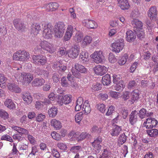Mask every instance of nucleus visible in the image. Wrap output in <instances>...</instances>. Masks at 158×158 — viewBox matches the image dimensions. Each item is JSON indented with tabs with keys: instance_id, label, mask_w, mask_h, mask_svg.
Masks as SVG:
<instances>
[{
	"instance_id": "obj_1",
	"label": "nucleus",
	"mask_w": 158,
	"mask_h": 158,
	"mask_svg": "<svg viewBox=\"0 0 158 158\" xmlns=\"http://www.w3.org/2000/svg\"><path fill=\"white\" fill-rule=\"evenodd\" d=\"M14 76L18 82L23 84H29L33 79V75L29 73L17 72Z\"/></svg>"
},
{
	"instance_id": "obj_2",
	"label": "nucleus",
	"mask_w": 158,
	"mask_h": 158,
	"mask_svg": "<svg viewBox=\"0 0 158 158\" xmlns=\"http://www.w3.org/2000/svg\"><path fill=\"white\" fill-rule=\"evenodd\" d=\"M64 23L58 22L55 24L54 28V37L56 38H61L63 37L65 29Z\"/></svg>"
},
{
	"instance_id": "obj_3",
	"label": "nucleus",
	"mask_w": 158,
	"mask_h": 158,
	"mask_svg": "<svg viewBox=\"0 0 158 158\" xmlns=\"http://www.w3.org/2000/svg\"><path fill=\"white\" fill-rule=\"evenodd\" d=\"M39 46L41 49L46 51L47 53L52 54L56 51V49L54 48L53 45L46 40L41 41L39 44Z\"/></svg>"
},
{
	"instance_id": "obj_4",
	"label": "nucleus",
	"mask_w": 158,
	"mask_h": 158,
	"mask_svg": "<svg viewBox=\"0 0 158 158\" xmlns=\"http://www.w3.org/2000/svg\"><path fill=\"white\" fill-rule=\"evenodd\" d=\"M47 62V57L42 55H33L32 56V62L40 65H45Z\"/></svg>"
},
{
	"instance_id": "obj_5",
	"label": "nucleus",
	"mask_w": 158,
	"mask_h": 158,
	"mask_svg": "<svg viewBox=\"0 0 158 158\" xmlns=\"http://www.w3.org/2000/svg\"><path fill=\"white\" fill-rule=\"evenodd\" d=\"M94 61L97 64L102 63L105 59L103 52L102 51H95L90 56Z\"/></svg>"
},
{
	"instance_id": "obj_6",
	"label": "nucleus",
	"mask_w": 158,
	"mask_h": 158,
	"mask_svg": "<svg viewBox=\"0 0 158 158\" xmlns=\"http://www.w3.org/2000/svg\"><path fill=\"white\" fill-rule=\"evenodd\" d=\"M72 97V95L70 94H67L64 96L63 94L59 95L57 98V102L60 106H62L63 104H68L71 102Z\"/></svg>"
},
{
	"instance_id": "obj_7",
	"label": "nucleus",
	"mask_w": 158,
	"mask_h": 158,
	"mask_svg": "<svg viewBox=\"0 0 158 158\" xmlns=\"http://www.w3.org/2000/svg\"><path fill=\"white\" fill-rule=\"evenodd\" d=\"M44 30L43 31L44 37L47 39H51L52 37L53 32L52 30L51 25L50 23L43 24Z\"/></svg>"
},
{
	"instance_id": "obj_8",
	"label": "nucleus",
	"mask_w": 158,
	"mask_h": 158,
	"mask_svg": "<svg viewBox=\"0 0 158 158\" xmlns=\"http://www.w3.org/2000/svg\"><path fill=\"white\" fill-rule=\"evenodd\" d=\"M80 51V47L78 45H75L72 46L67 51L68 57L71 58H76L78 55Z\"/></svg>"
},
{
	"instance_id": "obj_9",
	"label": "nucleus",
	"mask_w": 158,
	"mask_h": 158,
	"mask_svg": "<svg viewBox=\"0 0 158 158\" xmlns=\"http://www.w3.org/2000/svg\"><path fill=\"white\" fill-rule=\"evenodd\" d=\"M124 46L123 41L117 40L112 44L111 47L112 51L116 53H118L123 50Z\"/></svg>"
},
{
	"instance_id": "obj_10",
	"label": "nucleus",
	"mask_w": 158,
	"mask_h": 158,
	"mask_svg": "<svg viewBox=\"0 0 158 158\" xmlns=\"http://www.w3.org/2000/svg\"><path fill=\"white\" fill-rule=\"evenodd\" d=\"M148 16L151 20L156 19L158 14V11L156 7L153 6H151L147 12Z\"/></svg>"
},
{
	"instance_id": "obj_11",
	"label": "nucleus",
	"mask_w": 158,
	"mask_h": 158,
	"mask_svg": "<svg viewBox=\"0 0 158 158\" xmlns=\"http://www.w3.org/2000/svg\"><path fill=\"white\" fill-rule=\"evenodd\" d=\"M158 123L157 121L155 118L150 117L146 119L143 125L147 128H152L156 127Z\"/></svg>"
},
{
	"instance_id": "obj_12",
	"label": "nucleus",
	"mask_w": 158,
	"mask_h": 158,
	"mask_svg": "<svg viewBox=\"0 0 158 158\" xmlns=\"http://www.w3.org/2000/svg\"><path fill=\"white\" fill-rule=\"evenodd\" d=\"M94 71L97 75L102 76L106 73L108 69L106 67L103 65H98L95 66L94 69Z\"/></svg>"
},
{
	"instance_id": "obj_13",
	"label": "nucleus",
	"mask_w": 158,
	"mask_h": 158,
	"mask_svg": "<svg viewBox=\"0 0 158 158\" xmlns=\"http://www.w3.org/2000/svg\"><path fill=\"white\" fill-rule=\"evenodd\" d=\"M102 141L101 137H98L94 140L92 143V146L96 152L99 153L101 150L102 145H101Z\"/></svg>"
},
{
	"instance_id": "obj_14",
	"label": "nucleus",
	"mask_w": 158,
	"mask_h": 158,
	"mask_svg": "<svg viewBox=\"0 0 158 158\" xmlns=\"http://www.w3.org/2000/svg\"><path fill=\"white\" fill-rule=\"evenodd\" d=\"M117 1L118 6L122 10H128L131 7L128 0H117Z\"/></svg>"
},
{
	"instance_id": "obj_15",
	"label": "nucleus",
	"mask_w": 158,
	"mask_h": 158,
	"mask_svg": "<svg viewBox=\"0 0 158 158\" xmlns=\"http://www.w3.org/2000/svg\"><path fill=\"white\" fill-rule=\"evenodd\" d=\"M13 23L15 28L19 31H23L26 28L25 24L19 19H15L13 21Z\"/></svg>"
},
{
	"instance_id": "obj_16",
	"label": "nucleus",
	"mask_w": 158,
	"mask_h": 158,
	"mask_svg": "<svg viewBox=\"0 0 158 158\" xmlns=\"http://www.w3.org/2000/svg\"><path fill=\"white\" fill-rule=\"evenodd\" d=\"M7 86L8 90L11 92L19 93L21 92V89L15 83H9Z\"/></svg>"
},
{
	"instance_id": "obj_17",
	"label": "nucleus",
	"mask_w": 158,
	"mask_h": 158,
	"mask_svg": "<svg viewBox=\"0 0 158 158\" xmlns=\"http://www.w3.org/2000/svg\"><path fill=\"white\" fill-rule=\"evenodd\" d=\"M79 132H76L73 135V136L76 137L78 141H81L85 139L87 137L90 136V135L86 132H83L81 133L79 135Z\"/></svg>"
},
{
	"instance_id": "obj_18",
	"label": "nucleus",
	"mask_w": 158,
	"mask_h": 158,
	"mask_svg": "<svg viewBox=\"0 0 158 158\" xmlns=\"http://www.w3.org/2000/svg\"><path fill=\"white\" fill-rule=\"evenodd\" d=\"M83 23L86 27L90 29H95L98 27V24L96 22L89 19L84 20Z\"/></svg>"
},
{
	"instance_id": "obj_19",
	"label": "nucleus",
	"mask_w": 158,
	"mask_h": 158,
	"mask_svg": "<svg viewBox=\"0 0 158 158\" xmlns=\"http://www.w3.org/2000/svg\"><path fill=\"white\" fill-rule=\"evenodd\" d=\"M22 98L25 103L27 105L31 104L33 101L32 97L31 96V94L28 92L23 94Z\"/></svg>"
},
{
	"instance_id": "obj_20",
	"label": "nucleus",
	"mask_w": 158,
	"mask_h": 158,
	"mask_svg": "<svg viewBox=\"0 0 158 158\" xmlns=\"http://www.w3.org/2000/svg\"><path fill=\"white\" fill-rule=\"evenodd\" d=\"M126 38L127 42H132L135 40L136 35L132 31L129 30L126 32Z\"/></svg>"
},
{
	"instance_id": "obj_21",
	"label": "nucleus",
	"mask_w": 158,
	"mask_h": 158,
	"mask_svg": "<svg viewBox=\"0 0 158 158\" xmlns=\"http://www.w3.org/2000/svg\"><path fill=\"white\" fill-rule=\"evenodd\" d=\"M41 30V26L38 23H34L31 26V32L34 35H37Z\"/></svg>"
},
{
	"instance_id": "obj_22",
	"label": "nucleus",
	"mask_w": 158,
	"mask_h": 158,
	"mask_svg": "<svg viewBox=\"0 0 158 158\" xmlns=\"http://www.w3.org/2000/svg\"><path fill=\"white\" fill-rule=\"evenodd\" d=\"M79 58L82 62L85 63L89 60L88 53L87 51L84 49L82 50L79 56Z\"/></svg>"
},
{
	"instance_id": "obj_23",
	"label": "nucleus",
	"mask_w": 158,
	"mask_h": 158,
	"mask_svg": "<svg viewBox=\"0 0 158 158\" xmlns=\"http://www.w3.org/2000/svg\"><path fill=\"white\" fill-rule=\"evenodd\" d=\"M122 130V126L115 125L113 126L112 129L111 130L110 134L112 136H118Z\"/></svg>"
},
{
	"instance_id": "obj_24",
	"label": "nucleus",
	"mask_w": 158,
	"mask_h": 158,
	"mask_svg": "<svg viewBox=\"0 0 158 158\" xmlns=\"http://www.w3.org/2000/svg\"><path fill=\"white\" fill-rule=\"evenodd\" d=\"M136 112L135 110L132 111L129 115V121L130 124L132 126H134L137 121V116Z\"/></svg>"
},
{
	"instance_id": "obj_25",
	"label": "nucleus",
	"mask_w": 158,
	"mask_h": 158,
	"mask_svg": "<svg viewBox=\"0 0 158 158\" xmlns=\"http://www.w3.org/2000/svg\"><path fill=\"white\" fill-rule=\"evenodd\" d=\"M30 57L29 53L25 50H21L20 61L26 62L28 60Z\"/></svg>"
},
{
	"instance_id": "obj_26",
	"label": "nucleus",
	"mask_w": 158,
	"mask_h": 158,
	"mask_svg": "<svg viewBox=\"0 0 158 158\" xmlns=\"http://www.w3.org/2000/svg\"><path fill=\"white\" fill-rule=\"evenodd\" d=\"M8 79L3 74H0V87L2 88H5L9 83Z\"/></svg>"
},
{
	"instance_id": "obj_27",
	"label": "nucleus",
	"mask_w": 158,
	"mask_h": 158,
	"mask_svg": "<svg viewBox=\"0 0 158 158\" xmlns=\"http://www.w3.org/2000/svg\"><path fill=\"white\" fill-rule=\"evenodd\" d=\"M131 23L134 28L137 30L142 29L143 24L142 22L137 19H134L132 21Z\"/></svg>"
},
{
	"instance_id": "obj_28",
	"label": "nucleus",
	"mask_w": 158,
	"mask_h": 158,
	"mask_svg": "<svg viewBox=\"0 0 158 158\" xmlns=\"http://www.w3.org/2000/svg\"><path fill=\"white\" fill-rule=\"evenodd\" d=\"M82 110L84 112L85 114L86 115L88 114L91 112V108L88 101H85L84 103Z\"/></svg>"
},
{
	"instance_id": "obj_29",
	"label": "nucleus",
	"mask_w": 158,
	"mask_h": 158,
	"mask_svg": "<svg viewBox=\"0 0 158 158\" xmlns=\"http://www.w3.org/2000/svg\"><path fill=\"white\" fill-rule=\"evenodd\" d=\"M131 102L133 104L134 102L137 101L139 98V92L137 89L134 90L131 93Z\"/></svg>"
},
{
	"instance_id": "obj_30",
	"label": "nucleus",
	"mask_w": 158,
	"mask_h": 158,
	"mask_svg": "<svg viewBox=\"0 0 158 158\" xmlns=\"http://www.w3.org/2000/svg\"><path fill=\"white\" fill-rule=\"evenodd\" d=\"M50 123L51 126L53 127L56 130H59L62 127L60 122L55 119H52L50 122Z\"/></svg>"
},
{
	"instance_id": "obj_31",
	"label": "nucleus",
	"mask_w": 158,
	"mask_h": 158,
	"mask_svg": "<svg viewBox=\"0 0 158 158\" xmlns=\"http://www.w3.org/2000/svg\"><path fill=\"white\" fill-rule=\"evenodd\" d=\"M45 82V80L43 78H36L32 82L31 84L33 86H40Z\"/></svg>"
},
{
	"instance_id": "obj_32",
	"label": "nucleus",
	"mask_w": 158,
	"mask_h": 158,
	"mask_svg": "<svg viewBox=\"0 0 158 158\" xmlns=\"http://www.w3.org/2000/svg\"><path fill=\"white\" fill-rule=\"evenodd\" d=\"M12 129L16 131L20 134L27 135L29 133L27 129L20 127L13 126L11 127Z\"/></svg>"
},
{
	"instance_id": "obj_33",
	"label": "nucleus",
	"mask_w": 158,
	"mask_h": 158,
	"mask_svg": "<svg viewBox=\"0 0 158 158\" xmlns=\"http://www.w3.org/2000/svg\"><path fill=\"white\" fill-rule=\"evenodd\" d=\"M74 68L76 71L81 73H86L87 72V69L85 67L78 63H75L74 64Z\"/></svg>"
},
{
	"instance_id": "obj_34",
	"label": "nucleus",
	"mask_w": 158,
	"mask_h": 158,
	"mask_svg": "<svg viewBox=\"0 0 158 158\" xmlns=\"http://www.w3.org/2000/svg\"><path fill=\"white\" fill-rule=\"evenodd\" d=\"M102 82L104 85H108L111 83V78L110 75L106 74L102 77Z\"/></svg>"
},
{
	"instance_id": "obj_35",
	"label": "nucleus",
	"mask_w": 158,
	"mask_h": 158,
	"mask_svg": "<svg viewBox=\"0 0 158 158\" xmlns=\"http://www.w3.org/2000/svg\"><path fill=\"white\" fill-rule=\"evenodd\" d=\"M5 106L10 109H13L15 108V105L11 99H7L4 102Z\"/></svg>"
},
{
	"instance_id": "obj_36",
	"label": "nucleus",
	"mask_w": 158,
	"mask_h": 158,
	"mask_svg": "<svg viewBox=\"0 0 158 158\" xmlns=\"http://www.w3.org/2000/svg\"><path fill=\"white\" fill-rule=\"evenodd\" d=\"M57 108L55 107H52L48 110V114L51 117H54L57 113Z\"/></svg>"
},
{
	"instance_id": "obj_37",
	"label": "nucleus",
	"mask_w": 158,
	"mask_h": 158,
	"mask_svg": "<svg viewBox=\"0 0 158 158\" xmlns=\"http://www.w3.org/2000/svg\"><path fill=\"white\" fill-rule=\"evenodd\" d=\"M148 135L150 137L155 138L158 135V130L153 129L147 131Z\"/></svg>"
},
{
	"instance_id": "obj_38",
	"label": "nucleus",
	"mask_w": 158,
	"mask_h": 158,
	"mask_svg": "<svg viewBox=\"0 0 158 158\" xmlns=\"http://www.w3.org/2000/svg\"><path fill=\"white\" fill-rule=\"evenodd\" d=\"M127 136L124 133L121 135L118 140V143L119 146H120L124 143H125L127 140Z\"/></svg>"
},
{
	"instance_id": "obj_39",
	"label": "nucleus",
	"mask_w": 158,
	"mask_h": 158,
	"mask_svg": "<svg viewBox=\"0 0 158 158\" xmlns=\"http://www.w3.org/2000/svg\"><path fill=\"white\" fill-rule=\"evenodd\" d=\"M83 114L82 112H80L77 113L75 116V121L78 125L80 124L81 121L83 118Z\"/></svg>"
},
{
	"instance_id": "obj_40",
	"label": "nucleus",
	"mask_w": 158,
	"mask_h": 158,
	"mask_svg": "<svg viewBox=\"0 0 158 158\" xmlns=\"http://www.w3.org/2000/svg\"><path fill=\"white\" fill-rule=\"evenodd\" d=\"M92 39L91 37L88 35L85 36L83 39L82 44L84 46H86L91 43Z\"/></svg>"
},
{
	"instance_id": "obj_41",
	"label": "nucleus",
	"mask_w": 158,
	"mask_h": 158,
	"mask_svg": "<svg viewBox=\"0 0 158 158\" xmlns=\"http://www.w3.org/2000/svg\"><path fill=\"white\" fill-rule=\"evenodd\" d=\"M115 84L116 85L115 87V89L117 91H121L125 87V85L124 84V81H120Z\"/></svg>"
},
{
	"instance_id": "obj_42",
	"label": "nucleus",
	"mask_w": 158,
	"mask_h": 158,
	"mask_svg": "<svg viewBox=\"0 0 158 158\" xmlns=\"http://www.w3.org/2000/svg\"><path fill=\"white\" fill-rule=\"evenodd\" d=\"M83 35L81 33H77L75 36H73L74 40L77 43L80 42L83 40Z\"/></svg>"
},
{
	"instance_id": "obj_43",
	"label": "nucleus",
	"mask_w": 158,
	"mask_h": 158,
	"mask_svg": "<svg viewBox=\"0 0 158 158\" xmlns=\"http://www.w3.org/2000/svg\"><path fill=\"white\" fill-rule=\"evenodd\" d=\"M82 150L81 147L80 146H73L71 148L70 151L74 153H78V152Z\"/></svg>"
},
{
	"instance_id": "obj_44",
	"label": "nucleus",
	"mask_w": 158,
	"mask_h": 158,
	"mask_svg": "<svg viewBox=\"0 0 158 158\" xmlns=\"http://www.w3.org/2000/svg\"><path fill=\"white\" fill-rule=\"evenodd\" d=\"M57 53L59 56H66L68 54L67 51L65 48L61 47L60 48L57 52Z\"/></svg>"
},
{
	"instance_id": "obj_45",
	"label": "nucleus",
	"mask_w": 158,
	"mask_h": 158,
	"mask_svg": "<svg viewBox=\"0 0 158 158\" xmlns=\"http://www.w3.org/2000/svg\"><path fill=\"white\" fill-rule=\"evenodd\" d=\"M109 94L112 98L115 99H118L121 97V94L120 93L114 91H110L109 92Z\"/></svg>"
},
{
	"instance_id": "obj_46",
	"label": "nucleus",
	"mask_w": 158,
	"mask_h": 158,
	"mask_svg": "<svg viewBox=\"0 0 158 158\" xmlns=\"http://www.w3.org/2000/svg\"><path fill=\"white\" fill-rule=\"evenodd\" d=\"M97 108L101 113H104L106 111L105 105L103 103H99L97 105Z\"/></svg>"
},
{
	"instance_id": "obj_47",
	"label": "nucleus",
	"mask_w": 158,
	"mask_h": 158,
	"mask_svg": "<svg viewBox=\"0 0 158 158\" xmlns=\"http://www.w3.org/2000/svg\"><path fill=\"white\" fill-rule=\"evenodd\" d=\"M21 50H19L14 53L12 56L13 59L14 60L20 61Z\"/></svg>"
},
{
	"instance_id": "obj_48",
	"label": "nucleus",
	"mask_w": 158,
	"mask_h": 158,
	"mask_svg": "<svg viewBox=\"0 0 158 158\" xmlns=\"http://www.w3.org/2000/svg\"><path fill=\"white\" fill-rule=\"evenodd\" d=\"M67 77L69 81L71 82L70 86L72 88L75 87L77 85V84L73 81V77L70 74H68L67 75Z\"/></svg>"
},
{
	"instance_id": "obj_49",
	"label": "nucleus",
	"mask_w": 158,
	"mask_h": 158,
	"mask_svg": "<svg viewBox=\"0 0 158 158\" xmlns=\"http://www.w3.org/2000/svg\"><path fill=\"white\" fill-rule=\"evenodd\" d=\"M44 102L42 101H37L35 102V106L38 110H42L44 107Z\"/></svg>"
},
{
	"instance_id": "obj_50",
	"label": "nucleus",
	"mask_w": 158,
	"mask_h": 158,
	"mask_svg": "<svg viewBox=\"0 0 158 158\" xmlns=\"http://www.w3.org/2000/svg\"><path fill=\"white\" fill-rule=\"evenodd\" d=\"M146 110L144 108L141 109L139 112V116L141 119L144 118L145 117L146 115L148 116L149 115L148 113H146Z\"/></svg>"
},
{
	"instance_id": "obj_51",
	"label": "nucleus",
	"mask_w": 158,
	"mask_h": 158,
	"mask_svg": "<svg viewBox=\"0 0 158 158\" xmlns=\"http://www.w3.org/2000/svg\"><path fill=\"white\" fill-rule=\"evenodd\" d=\"M0 117L6 120L9 118V114L5 111L0 109Z\"/></svg>"
},
{
	"instance_id": "obj_52",
	"label": "nucleus",
	"mask_w": 158,
	"mask_h": 158,
	"mask_svg": "<svg viewBox=\"0 0 158 158\" xmlns=\"http://www.w3.org/2000/svg\"><path fill=\"white\" fill-rule=\"evenodd\" d=\"M114 111V106H113L111 105L108 107V110L106 114V115L108 116L111 115Z\"/></svg>"
},
{
	"instance_id": "obj_53",
	"label": "nucleus",
	"mask_w": 158,
	"mask_h": 158,
	"mask_svg": "<svg viewBox=\"0 0 158 158\" xmlns=\"http://www.w3.org/2000/svg\"><path fill=\"white\" fill-rule=\"evenodd\" d=\"M53 139L56 140H60L61 139V136L60 134L56 131H53L51 134Z\"/></svg>"
},
{
	"instance_id": "obj_54",
	"label": "nucleus",
	"mask_w": 158,
	"mask_h": 158,
	"mask_svg": "<svg viewBox=\"0 0 158 158\" xmlns=\"http://www.w3.org/2000/svg\"><path fill=\"white\" fill-rule=\"evenodd\" d=\"M39 74L44 78H47L49 76V72L48 71L41 69L40 70Z\"/></svg>"
},
{
	"instance_id": "obj_55",
	"label": "nucleus",
	"mask_w": 158,
	"mask_h": 158,
	"mask_svg": "<svg viewBox=\"0 0 158 158\" xmlns=\"http://www.w3.org/2000/svg\"><path fill=\"white\" fill-rule=\"evenodd\" d=\"M61 85L62 87H67L69 86V85L65 77H63L61 79Z\"/></svg>"
},
{
	"instance_id": "obj_56",
	"label": "nucleus",
	"mask_w": 158,
	"mask_h": 158,
	"mask_svg": "<svg viewBox=\"0 0 158 158\" xmlns=\"http://www.w3.org/2000/svg\"><path fill=\"white\" fill-rule=\"evenodd\" d=\"M113 82L115 84L120 81H123L121 80V77L119 75L114 74L113 76Z\"/></svg>"
},
{
	"instance_id": "obj_57",
	"label": "nucleus",
	"mask_w": 158,
	"mask_h": 158,
	"mask_svg": "<svg viewBox=\"0 0 158 158\" xmlns=\"http://www.w3.org/2000/svg\"><path fill=\"white\" fill-rule=\"evenodd\" d=\"M102 86V85L99 83H95L92 85V88L95 91H97L101 89Z\"/></svg>"
},
{
	"instance_id": "obj_58",
	"label": "nucleus",
	"mask_w": 158,
	"mask_h": 158,
	"mask_svg": "<svg viewBox=\"0 0 158 158\" xmlns=\"http://www.w3.org/2000/svg\"><path fill=\"white\" fill-rule=\"evenodd\" d=\"M57 147L60 150L63 151L67 149V147L65 143H59L57 144Z\"/></svg>"
},
{
	"instance_id": "obj_59",
	"label": "nucleus",
	"mask_w": 158,
	"mask_h": 158,
	"mask_svg": "<svg viewBox=\"0 0 158 158\" xmlns=\"http://www.w3.org/2000/svg\"><path fill=\"white\" fill-rule=\"evenodd\" d=\"M45 118V115L42 113H40L38 114L36 117V120L38 122H42L44 121Z\"/></svg>"
},
{
	"instance_id": "obj_60",
	"label": "nucleus",
	"mask_w": 158,
	"mask_h": 158,
	"mask_svg": "<svg viewBox=\"0 0 158 158\" xmlns=\"http://www.w3.org/2000/svg\"><path fill=\"white\" fill-rule=\"evenodd\" d=\"M108 59L110 62L111 63H114L116 61V59L114 55L111 52L109 54Z\"/></svg>"
},
{
	"instance_id": "obj_61",
	"label": "nucleus",
	"mask_w": 158,
	"mask_h": 158,
	"mask_svg": "<svg viewBox=\"0 0 158 158\" xmlns=\"http://www.w3.org/2000/svg\"><path fill=\"white\" fill-rule=\"evenodd\" d=\"M137 84L134 80H131L129 81L127 87L128 89H131L137 86Z\"/></svg>"
},
{
	"instance_id": "obj_62",
	"label": "nucleus",
	"mask_w": 158,
	"mask_h": 158,
	"mask_svg": "<svg viewBox=\"0 0 158 158\" xmlns=\"http://www.w3.org/2000/svg\"><path fill=\"white\" fill-rule=\"evenodd\" d=\"M1 139V140H6L10 142H13V139L12 138L7 135H2Z\"/></svg>"
},
{
	"instance_id": "obj_63",
	"label": "nucleus",
	"mask_w": 158,
	"mask_h": 158,
	"mask_svg": "<svg viewBox=\"0 0 158 158\" xmlns=\"http://www.w3.org/2000/svg\"><path fill=\"white\" fill-rule=\"evenodd\" d=\"M147 25V27L148 30H151L154 27L155 23H153L152 21L150 20H147L146 22Z\"/></svg>"
},
{
	"instance_id": "obj_64",
	"label": "nucleus",
	"mask_w": 158,
	"mask_h": 158,
	"mask_svg": "<svg viewBox=\"0 0 158 158\" xmlns=\"http://www.w3.org/2000/svg\"><path fill=\"white\" fill-rule=\"evenodd\" d=\"M139 65L138 61L135 62L131 65L130 67V72L133 73L137 67Z\"/></svg>"
}]
</instances>
